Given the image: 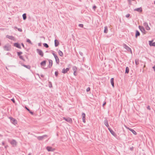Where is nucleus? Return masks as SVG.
<instances>
[{
	"label": "nucleus",
	"mask_w": 155,
	"mask_h": 155,
	"mask_svg": "<svg viewBox=\"0 0 155 155\" xmlns=\"http://www.w3.org/2000/svg\"><path fill=\"white\" fill-rule=\"evenodd\" d=\"M37 137V139L39 140H43L45 137H47L48 136L47 135H44L42 136H36Z\"/></svg>",
	"instance_id": "nucleus-1"
},
{
	"label": "nucleus",
	"mask_w": 155,
	"mask_h": 155,
	"mask_svg": "<svg viewBox=\"0 0 155 155\" xmlns=\"http://www.w3.org/2000/svg\"><path fill=\"white\" fill-rule=\"evenodd\" d=\"M37 52L41 57H42L44 56V54L43 51L41 49H36Z\"/></svg>",
	"instance_id": "nucleus-2"
},
{
	"label": "nucleus",
	"mask_w": 155,
	"mask_h": 155,
	"mask_svg": "<svg viewBox=\"0 0 155 155\" xmlns=\"http://www.w3.org/2000/svg\"><path fill=\"white\" fill-rule=\"evenodd\" d=\"M124 47L128 51H130L131 53H132V51L131 49L126 44H124L123 45Z\"/></svg>",
	"instance_id": "nucleus-3"
},
{
	"label": "nucleus",
	"mask_w": 155,
	"mask_h": 155,
	"mask_svg": "<svg viewBox=\"0 0 155 155\" xmlns=\"http://www.w3.org/2000/svg\"><path fill=\"white\" fill-rule=\"evenodd\" d=\"M10 143L13 147H15L16 146L17 143L15 140L13 139L10 142Z\"/></svg>",
	"instance_id": "nucleus-4"
},
{
	"label": "nucleus",
	"mask_w": 155,
	"mask_h": 155,
	"mask_svg": "<svg viewBox=\"0 0 155 155\" xmlns=\"http://www.w3.org/2000/svg\"><path fill=\"white\" fill-rule=\"evenodd\" d=\"M139 28L140 31L143 34H145L146 33V31L144 28L142 27L140 25L139 26Z\"/></svg>",
	"instance_id": "nucleus-5"
},
{
	"label": "nucleus",
	"mask_w": 155,
	"mask_h": 155,
	"mask_svg": "<svg viewBox=\"0 0 155 155\" xmlns=\"http://www.w3.org/2000/svg\"><path fill=\"white\" fill-rule=\"evenodd\" d=\"M108 129L109 130L111 134L114 137H116L117 136L115 132L112 130L110 128H108Z\"/></svg>",
	"instance_id": "nucleus-6"
},
{
	"label": "nucleus",
	"mask_w": 155,
	"mask_h": 155,
	"mask_svg": "<svg viewBox=\"0 0 155 155\" xmlns=\"http://www.w3.org/2000/svg\"><path fill=\"white\" fill-rule=\"evenodd\" d=\"M46 149L48 151H53L54 149L53 148L51 147L48 146L46 147Z\"/></svg>",
	"instance_id": "nucleus-7"
},
{
	"label": "nucleus",
	"mask_w": 155,
	"mask_h": 155,
	"mask_svg": "<svg viewBox=\"0 0 155 155\" xmlns=\"http://www.w3.org/2000/svg\"><path fill=\"white\" fill-rule=\"evenodd\" d=\"M14 46L19 49H21V47L20 44L18 43H15L14 44Z\"/></svg>",
	"instance_id": "nucleus-8"
},
{
	"label": "nucleus",
	"mask_w": 155,
	"mask_h": 155,
	"mask_svg": "<svg viewBox=\"0 0 155 155\" xmlns=\"http://www.w3.org/2000/svg\"><path fill=\"white\" fill-rule=\"evenodd\" d=\"M143 25L146 27V29L147 30H150V28L149 26L147 23L146 22H145L143 23Z\"/></svg>",
	"instance_id": "nucleus-9"
},
{
	"label": "nucleus",
	"mask_w": 155,
	"mask_h": 155,
	"mask_svg": "<svg viewBox=\"0 0 155 155\" xmlns=\"http://www.w3.org/2000/svg\"><path fill=\"white\" fill-rule=\"evenodd\" d=\"M9 118L12 123L14 124H16L17 120L11 117H9Z\"/></svg>",
	"instance_id": "nucleus-10"
},
{
	"label": "nucleus",
	"mask_w": 155,
	"mask_h": 155,
	"mask_svg": "<svg viewBox=\"0 0 155 155\" xmlns=\"http://www.w3.org/2000/svg\"><path fill=\"white\" fill-rule=\"evenodd\" d=\"M49 64L48 66V67L50 68L51 67L53 64L52 61L51 60L49 59L48 60Z\"/></svg>",
	"instance_id": "nucleus-11"
},
{
	"label": "nucleus",
	"mask_w": 155,
	"mask_h": 155,
	"mask_svg": "<svg viewBox=\"0 0 155 155\" xmlns=\"http://www.w3.org/2000/svg\"><path fill=\"white\" fill-rule=\"evenodd\" d=\"M104 125L107 127H109V125L108 124V120L106 119L104 120Z\"/></svg>",
	"instance_id": "nucleus-12"
},
{
	"label": "nucleus",
	"mask_w": 155,
	"mask_h": 155,
	"mask_svg": "<svg viewBox=\"0 0 155 155\" xmlns=\"http://www.w3.org/2000/svg\"><path fill=\"white\" fill-rule=\"evenodd\" d=\"M64 118V119L65 120L68 122H69V123H70L71 122H72V120L70 118V117H68L67 118H66L65 117H64L63 118Z\"/></svg>",
	"instance_id": "nucleus-13"
},
{
	"label": "nucleus",
	"mask_w": 155,
	"mask_h": 155,
	"mask_svg": "<svg viewBox=\"0 0 155 155\" xmlns=\"http://www.w3.org/2000/svg\"><path fill=\"white\" fill-rule=\"evenodd\" d=\"M149 44L150 46H155V42H153V41H149Z\"/></svg>",
	"instance_id": "nucleus-14"
},
{
	"label": "nucleus",
	"mask_w": 155,
	"mask_h": 155,
	"mask_svg": "<svg viewBox=\"0 0 155 155\" xmlns=\"http://www.w3.org/2000/svg\"><path fill=\"white\" fill-rule=\"evenodd\" d=\"M54 58H55L56 62L57 64H59L60 62L59 59L57 55H56V56H55L54 57Z\"/></svg>",
	"instance_id": "nucleus-15"
},
{
	"label": "nucleus",
	"mask_w": 155,
	"mask_h": 155,
	"mask_svg": "<svg viewBox=\"0 0 155 155\" xmlns=\"http://www.w3.org/2000/svg\"><path fill=\"white\" fill-rule=\"evenodd\" d=\"M128 129L130 131H131L132 133L134 134L135 135H137V132L134 130L129 127L128 128Z\"/></svg>",
	"instance_id": "nucleus-16"
},
{
	"label": "nucleus",
	"mask_w": 155,
	"mask_h": 155,
	"mask_svg": "<svg viewBox=\"0 0 155 155\" xmlns=\"http://www.w3.org/2000/svg\"><path fill=\"white\" fill-rule=\"evenodd\" d=\"M54 45L56 47L58 46L59 44V43L58 41L56 39L54 40Z\"/></svg>",
	"instance_id": "nucleus-17"
},
{
	"label": "nucleus",
	"mask_w": 155,
	"mask_h": 155,
	"mask_svg": "<svg viewBox=\"0 0 155 155\" xmlns=\"http://www.w3.org/2000/svg\"><path fill=\"white\" fill-rule=\"evenodd\" d=\"M4 49L5 50L7 51H10V48H9V47L7 45H5V46L4 47Z\"/></svg>",
	"instance_id": "nucleus-18"
},
{
	"label": "nucleus",
	"mask_w": 155,
	"mask_h": 155,
	"mask_svg": "<svg viewBox=\"0 0 155 155\" xmlns=\"http://www.w3.org/2000/svg\"><path fill=\"white\" fill-rule=\"evenodd\" d=\"M134 10V11H136L140 12H141L142 11V9L141 7L135 8Z\"/></svg>",
	"instance_id": "nucleus-19"
},
{
	"label": "nucleus",
	"mask_w": 155,
	"mask_h": 155,
	"mask_svg": "<svg viewBox=\"0 0 155 155\" xmlns=\"http://www.w3.org/2000/svg\"><path fill=\"white\" fill-rule=\"evenodd\" d=\"M21 65L22 66H24V67L26 68L27 69H30L31 68V67L29 65H26L22 64H21Z\"/></svg>",
	"instance_id": "nucleus-20"
},
{
	"label": "nucleus",
	"mask_w": 155,
	"mask_h": 155,
	"mask_svg": "<svg viewBox=\"0 0 155 155\" xmlns=\"http://www.w3.org/2000/svg\"><path fill=\"white\" fill-rule=\"evenodd\" d=\"M140 32L137 30L136 31V34H135V37L136 38H137L138 36H139L140 35Z\"/></svg>",
	"instance_id": "nucleus-21"
},
{
	"label": "nucleus",
	"mask_w": 155,
	"mask_h": 155,
	"mask_svg": "<svg viewBox=\"0 0 155 155\" xmlns=\"http://www.w3.org/2000/svg\"><path fill=\"white\" fill-rule=\"evenodd\" d=\"M110 83L111 85L113 87H114V79L113 78H112L110 80Z\"/></svg>",
	"instance_id": "nucleus-22"
},
{
	"label": "nucleus",
	"mask_w": 155,
	"mask_h": 155,
	"mask_svg": "<svg viewBox=\"0 0 155 155\" xmlns=\"http://www.w3.org/2000/svg\"><path fill=\"white\" fill-rule=\"evenodd\" d=\"M46 61L45 60L43 61H42L41 63V65L42 66H45L46 65Z\"/></svg>",
	"instance_id": "nucleus-23"
},
{
	"label": "nucleus",
	"mask_w": 155,
	"mask_h": 155,
	"mask_svg": "<svg viewBox=\"0 0 155 155\" xmlns=\"http://www.w3.org/2000/svg\"><path fill=\"white\" fill-rule=\"evenodd\" d=\"M58 53L59 55L61 56V57H62L63 55V52L60 50H59L58 51Z\"/></svg>",
	"instance_id": "nucleus-24"
},
{
	"label": "nucleus",
	"mask_w": 155,
	"mask_h": 155,
	"mask_svg": "<svg viewBox=\"0 0 155 155\" xmlns=\"http://www.w3.org/2000/svg\"><path fill=\"white\" fill-rule=\"evenodd\" d=\"M129 68L128 67H127L126 68V69L125 71V74H128L129 72Z\"/></svg>",
	"instance_id": "nucleus-25"
},
{
	"label": "nucleus",
	"mask_w": 155,
	"mask_h": 155,
	"mask_svg": "<svg viewBox=\"0 0 155 155\" xmlns=\"http://www.w3.org/2000/svg\"><path fill=\"white\" fill-rule=\"evenodd\" d=\"M6 37L9 39L12 40H13L14 38V37L12 36H9L8 35H7Z\"/></svg>",
	"instance_id": "nucleus-26"
},
{
	"label": "nucleus",
	"mask_w": 155,
	"mask_h": 155,
	"mask_svg": "<svg viewBox=\"0 0 155 155\" xmlns=\"http://www.w3.org/2000/svg\"><path fill=\"white\" fill-rule=\"evenodd\" d=\"M108 32V28L107 26H106L104 27V32L105 33H107Z\"/></svg>",
	"instance_id": "nucleus-27"
},
{
	"label": "nucleus",
	"mask_w": 155,
	"mask_h": 155,
	"mask_svg": "<svg viewBox=\"0 0 155 155\" xmlns=\"http://www.w3.org/2000/svg\"><path fill=\"white\" fill-rule=\"evenodd\" d=\"M23 18L24 20H25L26 19L27 17L26 13H24L22 15Z\"/></svg>",
	"instance_id": "nucleus-28"
},
{
	"label": "nucleus",
	"mask_w": 155,
	"mask_h": 155,
	"mask_svg": "<svg viewBox=\"0 0 155 155\" xmlns=\"http://www.w3.org/2000/svg\"><path fill=\"white\" fill-rule=\"evenodd\" d=\"M72 70L74 72H74H76L77 70V68L76 66H74L73 67Z\"/></svg>",
	"instance_id": "nucleus-29"
},
{
	"label": "nucleus",
	"mask_w": 155,
	"mask_h": 155,
	"mask_svg": "<svg viewBox=\"0 0 155 155\" xmlns=\"http://www.w3.org/2000/svg\"><path fill=\"white\" fill-rule=\"evenodd\" d=\"M135 63L136 65H137L139 64V61L138 59H136L135 60Z\"/></svg>",
	"instance_id": "nucleus-30"
},
{
	"label": "nucleus",
	"mask_w": 155,
	"mask_h": 155,
	"mask_svg": "<svg viewBox=\"0 0 155 155\" xmlns=\"http://www.w3.org/2000/svg\"><path fill=\"white\" fill-rule=\"evenodd\" d=\"M43 45L44 47L46 48H48L49 47V46L48 44L46 43H44L43 44Z\"/></svg>",
	"instance_id": "nucleus-31"
},
{
	"label": "nucleus",
	"mask_w": 155,
	"mask_h": 155,
	"mask_svg": "<svg viewBox=\"0 0 155 155\" xmlns=\"http://www.w3.org/2000/svg\"><path fill=\"white\" fill-rule=\"evenodd\" d=\"M17 53L18 56L19 57L21 56V54H22V52L21 51L17 52Z\"/></svg>",
	"instance_id": "nucleus-32"
},
{
	"label": "nucleus",
	"mask_w": 155,
	"mask_h": 155,
	"mask_svg": "<svg viewBox=\"0 0 155 155\" xmlns=\"http://www.w3.org/2000/svg\"><path fill=\"white\" fill-rule=\"evenodd\" d=\"M26 41L27 42L29 43H30V44H31V45L32 44V42L31 41V40L29 39H27Z\"/></svg>",
	"instance_id": "nucleus-33"
},
{
	"label": "nucleus",
	"mask_w": 155,
	"mask_h": 155,
	"mask_svg": "<svg viewBox=\"0 0 155 155\" xmlns=\"http://www.w3.org/2000/svg\"><path fill=\"white\" fill-rule=\"evenodd\" d=\"M62 73L64 74H65L67 73L66 71V70H65V69L64 68H63L62 71Z\"/></svg>",
	"instance_id": "nucleus-34"
},
{
	"label": "nucleus",
	"mask_w": 155,
	"mask_h": 155,
	"mask_svg": "<svg viewBox=\"0 0 155 155\" xmlns=\"http://www.w3.org/2000/svg\"><path fill=\"white\" fill-rule=\"evenodd\" d=\"M82 117V119L83 118H85V114L83 112L82 114L81 115Z\"/></svg>",
	"instance_id": "nucleus-35"
},
{
	"label": "nucleus",
	"mask_w": 155,
	"mask_h": 155,
	"mask_svg": "<svg viewBox=\"0 0 155 155\" xmlns=\"http://www.w3.org/2000/svg\"><path fill=\"white\" fill-rule=\"evenodd\" d=\"M19 57L20 59L22 60L23 61H25V59L21 55Z\"/></svg>",
	"instance_id": "nucleus-36"
},
{
	"label": "nucleus",
	"mask_w": 155,
	"mask_h": 155,
	"mask_svg": "<svg viewBox=\"0 0 155 155\" xmlns=\"http://www.w3.org/2000/svg\"><path fill=\"white\" fill-rule=\"evenodd\" d=\"M52 51V54L54 55V57L57 55L55 54V52L54 51Z\"/></svg>",
	"instance_id": "nucleus-37"
},
{
	"label": "nucleus",
	"mask_w": 155,
	"mask_h": 155,
	"mask_svg": "<svg viewBox=\"0 0 155 155\" xmlns=\"http://www.w3.org/2000/svg\"><path fill=\"white\" fill-rule=\"evenodd\" d=\"M15 28L17 29L18 30L20 31V32H21L22 31V29L21 28H18L17 27H15Z\"/></svg>",
	"instance_id": "nucleus-38"
},
{
	"label": "nucleus",
	"mask_w": 155,
	"mask_h": 155,
	"mask_svg": "<svg viewBox=\"0 0 155 155\" xmlns=\"http://www.w3.org/2000/svg\"><path fill=\"white\" fill-rule=\"evenodd\" d=\"M54 74H55V76L57 77L58 76V71H55V73H54Z\"/></svg>",
	"instance_id": "nucleus-39"
},
{
	"label": "nucleus",
	"mask_w": 155,
	"mask_h": 155,
	"mask_svg": "<svg viewBox=\"0 0 155 155\" xmlns=\"http://www.w3.org/2000/svg\"><path fill=\"white\" fill-rule=\"evenodd\" d=\"M78 26L81 27V28H83V26H84V25L83 24H79V25H78Z\"/></svg>",
	"instance_id": "nucleus-40"
},
{
	"label": "nucleus",
	"mask_w": 155,
	"mask_h": 155,
	"mask_svg": "<svg viewBox=\"0 0 155 155\" xmlns=\"http://www.w3.org/2000/svg\"><path fill=\"white\" fill-rule=\"evenodd\" d=\"M49 86L50 87H52V84L50 82H49Z\"/></svg>",
	"instance_id": "nucleus-41"
},
{
	"label": "nucleus",
	"mask_w": 155,
	"mask_h": 155,
	"mask_svg": "<svg viewBox=\"0 0 155 155\" xmlns=\"http://www.w3.org/2000/svg\"><path fill=\"white\" fill-rule=\"evenodd\" d=\"M86 91L87 92H88L90 90V88L89 87H88L86 89Z\"/></svg>",
	"instance_id": "nucleus-42"
},
{
	"label": "nucleus",
	"mask_w": 155,
	"mask_h": 155,
	"mask_svg": "<svg viewBox=\"0 0 155 155\" xmlns=\"http://www.w3.org/2000/svg\"><path fill=\"white\" fill-rule=\"evenodd\" d=\"M79 54H80V55L81 56H83V53L81 51H79Z\"/></svg>",
	"instance_id": "nucleus-43"
},
{
	"label": "nucleus",
	"mask_w": 155,
	"mask_h": 155,
	"mask_svg": "<svg viewBox=\"0 0 155 155\" xmlns=\"http://www.w3.org/2000/svg\"><path fill=\"white\" fill-rule=\"evenodd\" d=\"M147 109H148V110H150V109H151V108H150V106H148L147 107Z\"/></svg>",
	"instance_id": "nucleus-44"
},
{
	"label": "nucleus",
	"mask_w": 155,
	"mask_h": 155,
	"mask_svg": "<svg viewBox=\"0 0 155 155\" xmlns=\"http://www.w3.org/2000/svg\"><path fill=\"white\" fill-rule=\"evenodd\" d=\"M134 147H130V150L131 151H133L134 150Z\"/></svg>",
	"instance_id": "nucleus-45"
},
{
	"label": "nucleus",
	"mask_w": 155,
	"mask_h": 155,
	"mask_svg": "<svg viewBox=\"0 0 155 155\" xmlns=\"http://www.w3.org/2000/svg\"><path fill=\"white\" fill-rule=\"evenodd\" d=\"M130 16V14H127V15H126V17L127 18H128V17H129Z\"/></svg>",
	"instance_id": "nucleus-46"
},
{
	"label": "nucleus",
	"mask_w": 155,
	"mask_h": 155,
	"mask_svg": "<svg viewBox=\"0 0 155 155\" xmlns=\"http://www.w3.org/2000/svg\"><path fill=\"white\" fill-rule=\"evenodd\" d=\"M65 70H66V72H67L69 71V68H66V69H65Z\"/></svg>",
	"instance_id": "nucleus-47"
},
{
	"label": "nucleus",
	"mask_w": 155,
	"mask_h": 155,
	"mask_svg": "<svg viewBox=\"0 0 155 155\" xmlns=\"http://www.w3.org/2000/svg\"><path fill=\"white\" fill-rule=\"evenodd\" d=\"M11 101L14 103H15V100L14 98L11 99Z\"/></svg>",
	"instance_id": "nucleus-48"
},
{
	"label": "nucleus",
	"mask_w": 155,
	"mask_h": 155,
	"mask_svg": "<svg viewBox=\"0 0 155 155\" xmlns=\"http://www.w3.org/2000/svg\"><path fill=\"white\" fill-rule=\"evenodd\" d=\"M28 111L30 114H31L32 115H33V112L31 111L30 110V111Z\"/></svg>",
	"instance_id": "nucleus-49"
},
{
	"label": "nucleus",
	"mask_w": 155,
	"mask_h": 155,
	"mask_svg": "<svg viewBox=\"0 0 155 155\" xmlns=\"http://www.w3.org/2000/svg\"><path fill=\"white\" fill-rule=\"evenodd\" d=\"M96 6L95 5H94L93 6V8L95 10L96 8Z\"/></svg>",
	"instance_id": "nucleus-50"
},
{
	"label": "nucleus",
	"mask_w": 155,
	"mask_h": 155,
	"mask_svg": "<svg viewBox=\"0 0 155 155\" xmlns=\"http://www.w3.org/2000/svg\"><path fill=\"white\" fill-rule=\"evenodd\" d=\"M21 45L22 46V47H23V48H25V46H24V44L23 43H21Z\"/></svg>",
	"instance_id": "nucleus-51"
},
{
	"label": "nucleus",
	"mask_w": 155,
	"mask_h": 155,
	"mask_svg": "<svg viewBox=\"0 0 155 155\" xmlns=\"http://www.w3.org/2000/svg\"><path fill=\"white\" fill-rule=\"evenodd\" d=\"M106 104V102H105L103 104L102 106L103 107Z\"/></svg>",
	"instance_id": "nucleus-52"
},
{
	"label": "nucleus",
	"mask_w": 155,
	"mask_h": 155,
	"mask_svg": "<svg viewBox=\"0 0 155 155\" xmlns=\"http://www.w3.org/2000/svg\"><path fill=\"white\" fill-rule=\"evenodd\" d=\"M74 75L75 76L77 75L76 72H75L74 71Z\"/></svg>",
	"instance_id": "nucleus-53"
},
{
	"label": "nucleus",
	"mask_w": 155,
	"mask_h": 155,
	"mask_svg": "<svg viewBox=\"0 0 155 155\" xmlns=\"http://www.w3.org/2000/svg\"><path fill=\"white\" fill-rule=\"evenodd\" d=\"M25 108H26V109L27 110H28V111H30V109L28 108L27 107H25Z\"/></svg>",
	"instance_id": "nucleus-54"
},
{
	"label": "nucleus",
	"mask_w": 155,
	"mask_h": 155,
	"mask_svg": "<svg viewBox=\"0 0 155 155\" xmlns=\"http://www.w3.org/2000/svg\"><path fill=\"white\" fill-rule=\"evenodd\" d=\"M82 119H83V122L85 123V118H83Z\"/></svg>",
	"instance_id": "nucleus-55"
},
{
	"label": "nucleus",
	"mask_w": 155,
	"mask_h": 155,
	"mask_svg": "<svg viewBox=\"0 0 155 155\" xmlns=\"http://www.w3.org/2000/svg\"><path fill=\"white\" fill-rule=\"evenodd\" d=\"M38 46H41V43H39L38 44Z\"/></svg>",
	"instance_id": "nucleus-56"
},
{
	"label": "nucleus",
	"mask_w": 155,
	"mask_h": 155,
	"mask_svg": "<svg viewBox=\"0 0 155 155\" xmlns=\"http://www.w3.org/2000/svg\"><path fill=\"white\" fill-rule=\"evenodd\" d=\"M153 68L154 69V71H155V66L153 67Z\"/></svg>",
	"instance_id": "nucleus-57"
},
{
	"label": "nucleus",
	"mask_w": 155,
	"mask_h": 155,
	"mask_svg": "<svg viewBox=\"0 0 155 155\" xmlns=\"http://www.w3.org/2000/svg\"><path fill=\"white\" fill-rule=\"evenodd\" d=\"M41 76L42 77V78H43L44 76V75L42 74H41Z\"/></svg>",
	"instance_id": "nucleus-58"
},
{
	"label": "nucleus",
	"mask_w": 155,
	"mask_h": 155,
	"mask_svg": "<svg viewBox=\"0 0 155 155\" xmlns=\"http://www.w3.org/2000/svg\"><path fill=\"white\" fill-rule=\"evenodd\" d=\"M28 155H31V153H29Z\"/></svg>",
	"instance_id": "nucleus-59"
},
{
	"label": "nucleus",
	"mask_w": 155,
	"mask_h": 155,
	"mask_svg": "<svg viewBox=\"0 0 155 155\" xmlns=\"http://www.w3.org/2000/svg\"><path fill=\"white\" fill-rule=\"evenodd\" d=\"M9 54V53H7V54Z\"/></svg>",
	"instance_id": "nucleus-60"
},
{
	"label": "nucleus",
	"mask_w": 155,
	"mask_h": 155,
	"mask_svg": "<svg viewBox=\"0 0 155 155\" xmlns=\"http://www.w3.org/2000/svg\"><path fill=\"white\" fill-rule=\"evenodd\" d=\"M26 51H28V49H26Z\"/></svg>",
	"instance_id": "nucleus-61"
},
{
	"label": "nucleus",
	"mask_w": 155,
	"mask_h": 155,
	"mask_svg": "<svg viewBox=\"0 0 155 155\" xmlns=\"http://www.w3.org/2000/svg\"><path fill=\"white\" fill-rule=\"evenodd\" d=\"M48 52V51H46V52Z\"/></svg>",
	"instance_id": "nucleus-62"
},
{
	"label": "nucleus",
	"mask_w": 155,
	"mask_h": 155,
	"mask_svg": "<svg viewBox=\"0 0 155 155\" xmlns=\"http://www.w3.org/2000/svg\"><path fill=\"white\" fill-rule=\"evenodd\" d=\"M154 4L155 5V1L154 2Z\"/></svg>",
	"instance_id": "nucleus-63"
}]
</instances>
